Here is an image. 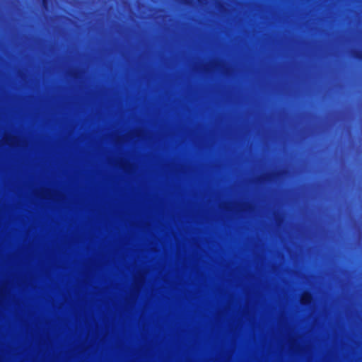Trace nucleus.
Segmentation results:
<instances>
[{
  "mask_svg": "<svg viewBox=\"0 0 362 362\" xmlns=\"http://www.w3.org/2000/svg\"><path fill=\"white\" fill-rule=\"evenodd\" d=\"M2 144L11 146H18L20 145V139L18 136L6 134L2 139Z\"/></svg>",
  "mask_w": 362,
  "mask_h": 362,
  "instance_id": "nucleus-1",
  "label": "nucleus"
},
{
  "mask_svg": "<svg viewBox=\"0 0 362 362\" xmlns=\"http://www.w3.org/2000/svg\"><path fill=\"white\" fill-rule=\"evenodd\" d=\"M312 301V296L309 293H303L300 297V303L303 305H308Z\"/></svg>",
  "mask_w": 362,
  "mask_h": 362,
  "instance_id": "nucleus-2",
  "label": "nucleus"
},
{
  "mask_svg": "<svg viewBox=\"0 0 362 362\" xmlns=\"http://www.w3.org/2000/svg\"><path fill=\"white\" fill-rule=\"evenodd\" d=\"M40 195L42 197L48 198V197H50V192L49 190H47V189H42L40 191Z\"/></svg>",
  "mask_w": 362,
  "mask_h": 362,
  "instance_id": "nucleus-3",
  "label": "nucleus"
},
{
  "mask_svg": "<svg viewBox=\"0 0 362 362\" xmlns=\"http://www.w3.org/2000/svg\"><path fill=\"white\" fill-rule=\"evenodd\" d=\"M43 4H46V0H43Z\"/></svg>",
  "mask_w": 362,
  "mask_h": 362,
  "instance_id": "nucleus-4",
  "label": "nucleus"
}]
</instances>
